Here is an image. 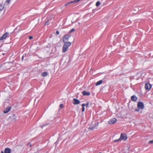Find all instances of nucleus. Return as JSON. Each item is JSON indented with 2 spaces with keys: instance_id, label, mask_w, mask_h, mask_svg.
<instances>
[{
  "instance_id": "1",
  "label": "nucleus",
  "mask_w": 153,
  "mask_h": 153,
  "mask_svg": "<svg viewBox=\"0 0 153 153\" xmlns=\"http://www.w3.org/2000/svg\"><path fill=\"white\" fill-rule=\"evenodd\" d=\"M62 47V52H66L68 50L69 47L71 45V43L69 42H65Z\"/></svg>"
},
{
  "instance_id": "2",
  "label": "nucleus",
  "mask_w": 153,
  "mask_h": 153,
  "mask_svg": "<svg viewBox=\"0 0 153 153\" xmlns=\"http://www.w3.org/2000/svg\"><path fill=\"white\" fill-rule=\"evenodd\" d=\"M137 106L138 108L140 109H143L144 107L143 103L141 102H138Z\"/></svg>"
},
{
  "instance_id": "3",
  "label": "nucleus",
  "mask_w": 153,
  "mask_h": 153,
  "mask_svg": "<svg viewBox=\"0 0 153 153\" xmlns=\"http://www.w3.org/2000/svg\"><path fill=\"white\" fill-rule=\"evenodd\" d=\"M127 138V136L126 134L125 133H121L120 139L121 140H126Z\"/></svg>"
},
{
  "instance_id": "4",
  "label": "nucleus",
  "mask_w": 153,
  "mask_h": 153,
  "mask_svg": "<svg viewBox=\"0 0 153 153\" xmlns=\"http://www.w3.org/2000/svg\"><path fill=\"white\" fill-rule=\"evenodd\" d=\"M78 0H74L73 1L68 2L66 3L65 5L64 6L65 7H67L69 6L71 4L74 3H78Z\"/></svg>"
},
{
  "instance_id": "5",
  "label": "nucleus",
  "mask_w": 153,
  "mask_h": 153,
  "mask_svg": "<svg viewBox=\"0 0 153 153\" xmlns=\"http://www.w3.org/2000/svg\"><path fill=\"white\" fill-rule=\"evenodd\" d=\"M71 36L70 34L66 35L63 38V42H67V40L69 39L70 37Z\"/></svg>"
},
{
  "instance_id": "6",
  "label": "nucleus",
  "mask_w": 153,
  "mask_h": 153,
  "mask_svg": "<svg viewBox=\"0 0 153 153\" xmlns=\"http://www.w3.org/2000/svg\"><path fill=\"white\" fill-rule=\"evenodd\" d=\"M8 33H6L4 34L1 37H0V40H2L3 39H5L8 36Z\"/></svg>"
},
{
  "instance_id": "7",
  "label": "nucleus",
  "mask_w": 153,
  "mask_h": 153,
  "mask_svg": "<svg viewBox=\"0 0 153 153\" xmlns=\"http://www.w3.org/2000/svg\"><path fill=\"white\" fill-rule=\"evenodd\" d=\"M117 121V120L115 118H113L110 120L108 123L109 124H113L115 123Z\"/></svg>"
},
{
  "instance_id": "8",
  "label": "nucleus",
  "mask_w": 153,
  "mask_h": 153,
  "mask_svg": "<svg viewBox=\"0 0 153 153\" xmlns=\"http://www.w3.org/2000/svg\"><path fill=\"white\" fill-rule=\"evenodd\" d=\"M152 88L151 85L149 83H146L145 85V88L146 90H150Z\"/></svg>"
},
{
  "instance_id": "9",
  "label": "nucleus",
  "mask_w": 153,
  "mask_h": 153,
  "mask_svg": "<svg viewBox=\"0 0 153 153\" xmlns=\"http://www.w3.org/2000/svg\"><path fill=\"white\" fill-rule=\"evenodd\" d=\"M80 103V101L74 98L73 99V104L74 105H77L79 104Z\"/></svg>"
},
{
  "instance_id": "10",
  "label": "nucleus",
  "mask_w": 153,
  "mask_h": 153,
  "mask_svg": "<svg viewBox=\"0 0 153 153\" xmlns=\"http://www.w3.org/2000/svg\"><path fill=\"white\" fill-rule=\"evenodd\" d=\"M137 99V97L135 95H133L131 97V100L133 101H136Z\"/></svg>"
},
{
  "instance_id": "11",
  "label": "nucleus",
  "mask_w": 153,
  "mask_h": 153,
  "mask_svg": "<svg viewBox=\"0 0 153 153\" xmlns=\"http://www.w3.org/2000/svg\"><path fill=\"white\" fill-rule=\"evenodd\" d=\"M11 152V149L9 148H6L5 149L4 153H10Z\"/></svg>"
},
{
  "instance_id": "12",
  "label": "nucleus",
  "mask_w": 153,
  "mask_h": 153,
  "mask_svg": "<svg viewBox=\"0 0 153 153\" xmlns=\"http://www.w3.org/2000/svg\"><path fill=\"white\" fill-rule=\"evenodd\" d=\"M82 94L84 96H89L90 94L89 92H87L85 91H83Z\"/></svg>"
},
{
  "instance_id": "13",
  "label": "nucleus",
  "mask_w": 153,
  "mask_h": 153,
  "mask_svg": "<svg viewBox=\"0 0 153 153\" xmlns=\"http://www.w3.org/2000/svg\"><path fill=\"white\" fill-rule=\"evenodd\" d=\"M10 109H11V108H6L5 110H4V113H7V112H8L9 111H10Z\"/></svg>"
},
{
  "instance_id": "14",
  "label": "nucleus",
  "mask_w": 153,
  "mask_h": 153,
  "mask_svg": "<svg viewBox=\"0 0 153 153\" xmlns=\"http://www.w3.org/2000/svg\"><path fill=\"white\" fill-rule=\"evenodd\" d=\"M102 82V80H100L97 82L96 83V86H97L101 84Z\"/></svg>"
},
{
  "instance_id": "15",
  "label": "nucleus",
  "mask_w": 153,
  "mask_h": 153,
  "mask_svg": "<svg viewBox=\"0 0 153 153\" xmlns=\"http://www.w3.org/2000/svg\"><path fill=\"white\" fill-rule=\"evenodd\" d=\"M48 73L46 72H44L41 74V75L42 76H47Z\"/></svg>"
},
{
  "instance_id": "16",
  "label": "nucleus",
  "mask_w": 153,
  "mask_h": 153,
  "mask_svg": "<svg viewBox=\"0 0 153 153\" xmlns=\"http://www.w3.org/2000/svg\"><path fill=\"white\" fill-rule=\"evenodd\" d=\"M100 2L99 1H97L96 4V6L97 7H98L100 5Z\"/></svg>"
},
{
  "instance_id": "17",
  "label": "nucleus",
  "mask_w": 153,
  "mask_h": 153,
  "mask_svg": "<svg viewBox=\"0 0 153 153\" xmlns=\"http://www.w3.org/2000/svg\"><path fill=\"white\" fill-rule=\"evenodd\" d=\"M75 31V29H74V28H73L71 30L69 33H71L73 32H74V31Z\"/></svg>"
},
{
  "instance_id": "18",
  "label": "nucleus",
  "mask_w": 153,
  "mask_h": 153,
  "mask_svg": "<svg viewBox=\"0 0 153 153\" xmlns=\"http://www.w3.org/2000/svg\"><path fill=\"white\" fill-rule=\"evenodd\" d=\"M120 140H121L120 139V138H119V139H117V140H114V142H116L117 141H120Z\"/></svg>"
},
{
  "instance_id": "19",
  "label": "nucleus",
  "mask_w": 153,
  "mask_h": 153,
  "mask_svg": "<svg viewBox=\"0 0 153 153\" xmlns=\"http://www.w3.org/2000/svg\"><path fill=\"white\" fill-rule=\"evenodd\" d=\"M94 127H90L89 128V129L91 130H93Z\"/></svg>"
},
{
  "instance_id": "20",
  "label": "nucleus",
  "mask_w": 153,
  "mask_h": 153,
  "mask_svg": "<svg viewBox=\"0 0 153 153\" xmlns=\"http://www.w3.org/2000/svg\"><path fill=\"white\" fill-rule=\"evenodd\" d=\"M149 143H151V144H153V140H150L149 142Z\"/></svg>"
},
{
  "instance_id": "21",
  "label": "nucleus",
  "mask_w": 153,
  "mask_h": 153,
  "mask_svg": "<svg viewBox=\"0 0 153 153\" xmlns=\"http://www.w3.org/2000/svg\"><path fill=\"white\" fill-rule=\"evenodd\" d=\"M89 104V102H87L86 104L85 105L86 107H88Z\"/></svg>"
},
{
  "instance_id": "22",
  "label": "nucleus",
  "mask_w": 153,
  "mask_h": 153,
  "mask_svg": "<svg viewBox=\"0 0 153 153\" xmlns=\"http://www.w3.org/2000/svg\"><path fill=\"white\" fill-rule=\"evenodd\" d=\"M11 0H7L6 2L9 4Z\"/></svg>"
},
{
  "instance_id": "23",
  "label": "nucleus",
  "mask_w": 153,
  "mask_h": 153,
  "mask_svg": "<svg viewBox=\"0 0 153 153\" xmlns=\"http://www.w3.org/2000/svg\"><path fill=\"white\" fill-rule=\"evenodd\" d=\"M139 108L138 109H135V111L137 112H138L139 111Z\"/></svg>"
},
{
  "instance_id": "24",
  "label": "nucleus",
  "mask_w": 153,
  "mask_h": 153,
  "mask_svg": "<svg viewBox=\"0 0 153 153\" xmlns=\"http://www.w3.org/2000/svg\"><path fill=\"white\" fill-rule=\"evenodd\" d=\"M27 144V146H30V147H31V145L29 143H28Z\"/></svg>"
},
{
  "instance_id": "25",
  "label": "nucleus",
  "mask_w": 153,
  "mask_h": 153,
  "mask_svg": "<svg viewBox=\"0 0 153 153\" xmlns=\"http://www.w3.org/2000/svg\"><path fill=\"white\" fill-rule=\"evenodd\" d=\"M63 105L62 104H61L60 105V107L61 108H62L63 107Z\"/></svg>"
},
{
  "instance_id": "26",
  "label": "nucleus",
  "mask_w": 153,
  "mask_h": 153,
  "mask_svg": "<svg viewBox=\"0 0 153 153\" xmlns=\"http://www.w3.org/2000/svg\"><path fill=\"white\" fill-rule=\"evenodd\" d=\"M85 105V104H82V107H84V106Z\"/></svg>"
},
{
  "instance_id": "27",
  "label": "nucleus",
  "mask_w": 153,
  "mask_h": 153,
  "mask_svg": "<svg viewBox=\"0 0 153 153\" xmlns=\"http://www.w3.org/2000/svg\"><path fill=\"white\" fill-rule=\"evenodd\" d=\"M85 111V108L84 107H82V111L84 112Z\"/></svg>"
},
{
  "instance_id": "28",
  "label": "nucleus",
  "mask_w": 153,
  "mask_h": 153,
  "mask_svg": "<svg viewBox=\"0 0 153 153\" xmlns=\"http://www.w3.org/2000/svg\"><path fill=\"white\" fill-rule=\"evenodd\" d=\"M56 33L57 35H59V32L58 31H57L56 32Z\"/></svg>"
},
{
  "instance_id": "29",
  "label": "nucleus",
  "mask_w": 153,
  "mask_h": 153,
  "mask_svg": "<svg viewBox=\"0 0 153 153\" xmlns=\"http://www.w3.org/2000/svg\"><path fill=\"white\" fill-rule=\"evenodd\" d=\"M32 38H33V37L32 36H30L29 37V39H32Z\"/></svg>"
},
{
  "instance_id": "30",
  "label": "nucleus",
  "mask_w": 153,
  "mask_h": 153,
  "mask_svg": "<svg viewBox=\"0 0 153 153\" xmlns=\"http://www.w3.org/2000/svg\"><path fill=\"white\" fill-rule=\"evenodd\" d=\"M23 58H24V56H22V60H23Z\"/></svg>"
},
{
  "instance_id": "31",
  "label": "nucleus",
  "mask_w": 153,
  "mask_h": 153,
  "mask_svg": "<svg viewBox=\"0 0 153 153\" xmlns=\"http://www.w3.org/2000/svg\"><path fill=\"white\" fill-rule=\"evenodd\" d=\"M1 153H4V152H3V151H2L1 152Z\"/></svg>"
},
{
  "instance_id": "32",
  "label": "nucleus",
  "mask_w": 153,
  "mask_h": 153,
  "mask_svg": "<svg viewBox=\"0 0 153 153\" xmlns=\"http://www.w3.org/2000/svg\"><path fill=\"white\" fill-rule=\"evenodd\" d=\"M101 153V152H100V153Z\"/></svg>"
},
{
  "instance_id": "33",
  "label": "nucleus",
  "mask_w": 153,
  "mask_h": 153,
  "mask_svg": "<svg viewBox=\"0 0 153 153\" xmlns=\"http://www.w3.org/2000/svg\"><path fill=\"white\" fill-rule=\"evenodd\" d=\"M119 153H120V152H119Z\"/></svg>"
}]
</instances>
